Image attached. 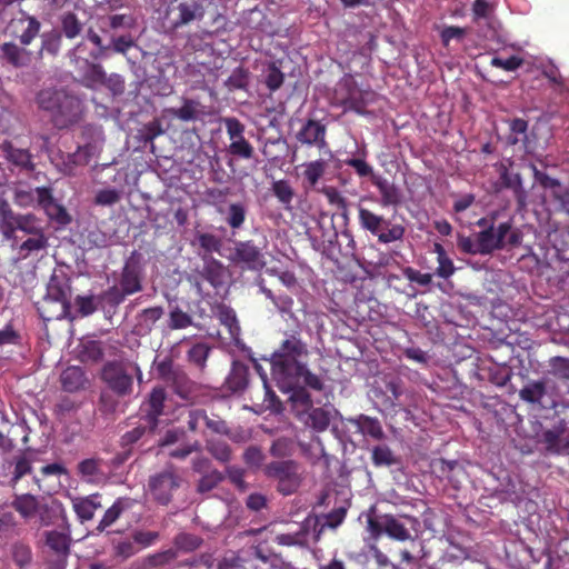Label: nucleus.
Returning <instances> with one entry per match:
<instances>
[{
    "mask_svg": "<svg viewBox=\"0 0 569 569\" xmlns=\"http://www.w3.org/2000/svg\"><path fill=\"white\" fill-rule=\"evenodd\" d=\"M20 24L27 23L22 32L17 36L19 43L13 40L0 44V60L3 64L13 69L28 68L33 60V52L28 49L34 39L40 34L41 22L37 17L24 13L18 20Z\"/></svg>",
    "mask_w": 569,
    "mask_h": 569,
    "instance_id": "f257e3e1",
    "label": "nucleus"
},
{
    "mask_svg": "<svg viewBox=\"0 0 569 569\" xmlns=\"http://www.w3.org/2000/svg\"><path fill=\"white\" fill-rule=\"evenodd\" d=\"M143 279L141 254L138 251H132L123 263L117 283L109 287L102 297L110 306H119L128 296L142 291Z\"/></svg>",
    "mask_w": 569,
    "mask_h": 569,
    "instance_id": "f03ea898",
    "label": "nucleus"
},
{
    "mask_svg": "<svg viewBox=\"0 0 569 569\" xmlns=\"http://www.w3.org/2000/svg\"><path fill=\"white\" fill-rule=\"evenodd\" d=\"M43 230L40 217L32 212H16L7 199L0 198V233L6 240H16L18 231L32 236Z\"/></svg>",
    "mask_w": 569,
    "mask_h": 569,
    "instance_id": "7ed1b4c3",
    "label": "nucleus"
},
{
    "mask_svg": "<svg viewBox=\"0 0 569 569\" xmlns=\"http://www.w3.org/2000/svg\"><path fill=\"white\" fill-rule=\"evenodd\" d=\"M263 473L268 479L276 482V489L282 496L297 492L303 480L299 462L291 459L267 463Z\"/></svg>",
    "mask_w": 569,
    "mask_h": 569,
    "instance_id": "20e7f679",
    "label": "nucleus"
},
{
    "mask_svg": "<svg viewBox=\"0 0 569 569\" xmlns=\"http://www.w3.org/2000/svg\"><path fill=\"white\" fill-rule=\"evenodd\" d=\"M360 227L377 237L379 243H391L403 239L406 229L402 224L391 223L382 214H378L362 206L358 207Z\"/></svg>",
    "mask_w": 569,
    "mask_h": 569,
    "instance_id": "39448f33",
    "label": "nucleus"
},
{
    "mask_svg": "<svg viewBox=\"0 0 569 569\" xmlns=\"http://www.w3.org/2000/svg\"><path fill=\"white\" fill-rule=\"evenodd\" d=\"M204 14L206 10L201 1L181 0L167 8L164 21L168 26V31L174 33L193 21H201Z\"/></svg>",
    "mask_w": 569,
    "mask_h": 569,
    "instance_id": "423d86ee",
    "label": "nucleus"
},
{
    "mask_svg": "<svg viewBox=\"0 0 569 569\" xmlns=\"http://www.w3.org/2000/svg\"><path fill=\"white\" fill-rule=\"evenodd\" d=\"M306 356H271V373L281 389H292L301 382V370L306 363L301 361Z\"/></svg>",
    "mask_w": 569,
    "mask_h": 569,
    "instance_id": "0eeeda50",
    "label": "nucleus"
},
{
    "mask_svg": "<svg viewBox=\"0 0 569 569\" xmlns=\"http://www.w3.org/2000/svg\"><path fill=\"white\" fill-rule=\"evenodd\" d=\"M181 477L173 467L150 476L148 480L149 492L152 498L160 505L167 506L171 502L173 493L180 488Z\"/></svg>",
    "mask_w": 569,
    "mask_h": 569,
    "instance_id": "6e6552de",
    "label": "nucleus"
},
{
    "mask_svg": "<svg viewBox=\"0 0 569 569\" xmlns=\"http://www.w3.org/2000/svg\"><path fill=\"white\" fill-rule=\"evenodd\" d=\"M83 112L84 107L80 98L66 91L50 119L56 128L66 129L80 122Z\"/></svg>",
    "mask_w": 569,
    "mask_h": 569,
    "instance_id": "1a4fd4ad",
    "label": "nucleus"
},
{
    "mask_svg": "<svg viewBox=\"0 0 569 569\" xmlns=\"http://www.w3.org/2000/svg\"><path fill=\"white\" fill-rule=\"evenodd\" d=\"M333 104L342 107L343 111H355L358 114L366 113L367 102L363 93L352 79H345L337 84Z\"/></svg>",
    "mask_w": 569,
    "mask_h": 569,
    "instance_id": "9d476101",
    "label": "nucleus"
},
{
    "mask_svg": "<svg viewBox=\"0 0 569 569\" xmlns=\"http://www.w3.org/2000/svg\"><path fill=\"white\" fill-rule=\"evenodd\" d=\"M264 248L266 244L258 246L253 240L237 241L231 260L243 269L260 271L266 267Z\"/></svg>",
    "mask_w": 569,
    "mask_h": 569,
    "instance_id": "9b49d317",
    "label": "nucleus"
},
{
    "mask_svg": "<svg viewBox=\"0 0 569 569\" xmlns=\"http://www.w3.org/2000/svg\"><path fill=\"white\" fill-rule=\"evenodd\" d=\"M101 379L119 397L132 393L133 378L121 362L109 361L101 371Z\"/></svg>",
    "mask_w": 569,
    "mask_h": 569,
    "instance_id": "f8f14e48",
    "label": "nucleus"
},
{
    "mask_svg": "<svg viewBox=\"0 0 569 569\" xmlns=\"http://www.w3.org/2000/svg\"><path fill=\"white\" fill-rule=\"evenodd\" d=\"M297 142L308 148H316L332 156L327 141V126L320 120L307 119L295 136Z\"/></svg>",
    "mask_w": 569,
    "mask_h": 569,
    "instance_id": "ddd939ff",
    "label": "nucleus"
},
{
    "mask_svg": "<svg viewBox=\"0 0 569 569\" xmlns=\"http://www.w3.org/2000/svg\"><path fill=\"white\" fill-rule=\"evenodd\" d=\"M37 206L41 208L48 219L58 227H66L71 222L67 209L58 203L50 187H37Z\"/></svg>",
    "mask_w": 569,
    "mask_h": 569,
    "instance_id": "4468645a",
    "label": "nucleus"
},
{
    "mask_svg": "<svg viewBox=\"0 0 569 569\" xmlns=\"http://www.w3.org/2000/svg\"><path fill=\"white\" fill-rule=\"evenodd\" d=\"M407 525H410L413 529L419 525L416 517L403 515L396 517L390 513L385 515V535L396 541L413 540L410 530Z\"/></svg>",
    "mask_w": 569,
    "mask_h": 569,
    "instance_id": "2eb2a0df",
    "label": "nucleus"
},
{
    "mask_svg": "<svg viewBox=\"0 0 569 569\" xmlns=\"http://www.w3.org/2000/svg\"><path fill=\"white\" fill-rule=\"evenodd\" d=\"M0 149L6 160L20 171L32 172L36 169L33 156L29 149L18 148L11 141L4 140L0 144Z\"/></svg>",
    "mask_w": 569,
    "mask_h": 569,
    "instance_id": "dca6fc26",
    "label": "nucleus"
},
{
    "mask_svg": "<svg viewBox=\"0 0 569 569\" xmlns=\"http://www.w3.org/2000/svg\"><path fill=\"white\" fill-rule=\"evenodd\" d=\"M166 399L167 392L162 387H154L149 393L144 420L150 432H153L159 425V418L163 415Z\"/></svg>",
    "mask_w": 569,
    "mask_h": 569,
    "instance_id": "f3484780",
    "label": "nucleus"
},
{
    "mask_svg": "<svg viewBox=\"0 0 569 569\" xmlns=\"http://www.w3.org/2000/svg\"><path fill=\"white\" fill-rule=\"evenodd\" d=\"M71 286L70 279L64 276L52 274L48 286L47 293L43 299L52 300L57 303H62L64 307L70 308Z\"/></svg>",
    "mask_w": 569,
    "mask_h": 569,
    "instance_id": "a211bd4d",
    "label": "nucleus"
},
{
    "mask_svg": "<svg viewBox=\"0 0 569 569\" xmlns=\"http://www.w3.org/2000/svg\"><path fill=\"white\" fill-rule=\"evenodd\" d=\"M139 502L129 497L118 498L113 505L108 508L97 526L99 532L104 531L108 527L112 526L121 516L132 510Z\"/></svg>",
    "mask_w": 569,
    "mask_h": 569,
    "instance_id": "6ab92c4d",
    "label": "nucleus"
},
{
    "mask_svg": "<svg viewBox=\"0 0 569 569\" xmlns=\"http://www.w3.org/2000/svg\"><path fill=\"white\" fill-rule=\"evenodd\" d=\"M373 186L380 193V204L383 208L398 207L402 202V192L395 182L389 181L382 177H375L372 180Z\"/></svg>",
    "mask_w": 569,
    "mask_h": 569,
    "instance_id": "aec40b11",
    "label": "nucleus"
},
{
    "mask_svg": "<svg viewBox=\"0 0 569 569\" xmlns=\"http://www.w3.org/2000/svg\"><path fill=\"white\" fill-rule=\"evenodd\" d=\"M563 433L565 429L560 426L542 432L541 442L549 453L569 455V438L563 437Z\"/></svg>",
    "mask_w": 569,
    "mask_h": 569,
    "instance_id": "412c9836",
    "label": "nucleus"
},
{
    "mask_svg": "<svg viewBox=\"0 0 569 569\" xmlns=\"http://www.w3.org/2000/svg\"><path fill=\"white\" fill-rule=\"evenodd\" d=\"M94 147L90 143L80 146L74 152L62 156V171L64 174L72 176L78 167L87 166L92 156Z\"/></svg>",
    "mask_w": 569,
    "mask_h": 569,
    "instance_id": "4be33fe9",
    "label": "nucleus"
},
{
    "mask_svg": "<svg viewBox=\"0 0 569 569\" xmlns=\"http://www.w3.org/2000/svg\"><path fill=\"white\" fill-rule=\"evenodd\" d=\"M272 355L284 356H308L307 343L302 341L300 330L295 329L290 332H284V339Z\"/></svg>",
    "mask_w": 569,
    "mask_h": 569,
    "instance_id": "5701e85b",
    "label": "nucleus"
},
{
    "mask_svg": "<svg viewBox=\"0 0 569 569\" xmlns=\"http://www.w3.org/2000/svg\"><path fill=\"white\" fill-rule=\"evenodd\" d=\"M348 422L352 425L358 432L363 436L371 437L375 440H382L386 436L382 426L377 418L359 415L355 418H349Z\"/></svg>",
    "mask_w": 569,
    "mask_h": 569,
    "instance_id": "b1692460",
    "label": "nucleus"
},
{
    "mask_svg": "<svg viewBox=\"0 0 569 569\" xmlns=\"http://www.w3.org/2000/svg\"><path fill=\"white\" fill-rule=\"evenodd\" d=\"M98 493L90 495L83 498H76L72 501L73 510L81 522L91 520L96 511L101 508Z\"/></svg>",
    "mask_w": 569,
    "mask_h": 569,
    "instance_id": "393cba45",
    "label": "nucleus"
},
{
    "mask_svg": "<svg viewBox=\"0 0 569 569\" xmlns=\"http://www.w3.org/2000/svg\"><path fill=\"white\" fill-rule=\"evenodd\" d=\"M249 382V367L238 360L232 362L231 371L226 379L228 388L232 392L243 391Z\"/></svg>",
    "mask_w": 569,
    "mask_h": 569,
    "instance_id": "a878e982",
    "label": "nucleus"
},
{
    "mask_svg": "<svg viewBox=\"0 0 569 569\" xmlns=\"http://www.w3.org/2000/svg\"><path fill=\"white\" fill-rule=\"evenodd\" d=\"M62 389L67 392H76L87 382L84 371L78 366H70L64 369L60 377Z\"/></svg>",
    "mask_w": 569,
    "mask_h": 569,
    "instance_id": "bb28decb",
    "label": "nucleus"
},
{
    "mask_svg": "<svg viewBox=\"0 0 569 569\" xmlns=\"http://www.w3.org/2000/svg\"><path fill=\"white\" fill-rule=\"evenodd\" d=\"M66 91L57 88L41 89L36 96V103L40 110L48 112L51 117Z\"/></svg>",
    "mask_w": 569,
    "mask_h": 569,
    "instance_id": "cd10ccee",
    "label": "nucleus"
},
{
    "mask_svg": "<svg viewBox=\"0 0 569 569\" xmlns=\"http://www.w3.org/2000/svg\"><path fill=\"white\" fill-rule=\"evenodd\" d=\"M224 273V267L219 260L212 257L203 258V268L200 274L213 288H219L223 284Z\"/></svg>",
    "mask_w": 569,
    "mask_h": 569,
    "instance_id": "c85d7f7f",
    "label": "nucleus"
},
{
    "mask_svg": "<svg viewBox=\"0 0 569 569\" xmlns=\"http://www.w3.org/2000/svg\"><path fill=\"white\" fill-rule=\"evenodd\" d=\"M37 311L43 321H52L63 319L68 316L70 308L52 300L42 299L36 305Z\"/></svg>",
    "mask_w": 569,
    "mask_h": 569,
    "instance_id": "c756f323",
    "label": "nucleus"
},
{
    "mask_svg": "<svg viewBox=\"0 0 569 569\" xmlns=\"http://www.w3.org/2000/svg\"><path fill=\"white\" fill-rule=\"evenodd\" d=\"M439 471L451 483L452 487L458 489L461 485L462 478L466 476V470L457 460L439 459L437 462Z\"/></svg>",
    "mask_w": 569,
    "mask_h": 569,
    "instance_id": "7c9ffc66",
    "label": "nucleus"
},
{
    "mask_svg": "<svg viewBox=\"0 0 569 569\" xmlns=\"http://www.w3.org/2000/svg\"><path fill=\"white\" fill-rule=\"evenodd\" d=\"M547 395V383L545 380H532L519 390V397L522 401L531 405H540Z\"/></svg>",
    "mask_w": 569,
    "mask_h": 569,
    "instance_id": "2f4dec72",
    "label": "nucleus"
},
{
    "mask_svg": "<svg viewBox=\"0 0 569 569\" xmlns=\"http://www.w3.org/2000/svg\"><path fill=\"white\" fill-rule=\"evenodd\" d=\"M328 163L323 159H317L303 164V181L309 188H315L325 176Z\"/></svg>",
    "mask_w": 569,
    "mask_h": 569,
    "instance_id": "473e14b6",
    "label": "nucleus"
},
{
    "mask_svg": "<svg viewBox=\"0 0 569 569\" xmlns=\"http://www.w3.org/2000/svg\"><path fill=\"white\" fill-rule=\"evenodd\" d=\"M60 28L61 30L59 32H61V36L72 40L81 34L83 23L74 12L68 11L60 16Z\"/></svg>",
    "mask_w": 569,
    "mask_h": 569,
    "instance_id": "72a5a7b5",
    "label": "nucleus"
},
{
    "mask_svg": "<svg viewBox=\"0 0 569 569\" xmlns=\"http://www.w3.org/2000/svg\"><path fill=\"white\" fill-rule=\"evenodd\" d=\"M260 291L273 303L281 315H289L290 317L293 316L295 301L292 297L287 293L276 295L271 289L264 286L260 287Z\"/></svg>",
    "mask_w": 569,
    "mask_h": 569,
    "instance_id": "f704fd0d",
    "label": "nucleus"
},
{
    "mask_svg": "<svg viewBox=\"0 0 569 569\" xmlns=\"http://www.w3.org/2000/svg\"><path fill=\"white\" fill-rule=\"evenodd\" d=\"M47 546L58 556H67L70 552L71 539L69 535L57 530L46 533Z\"/></svg>",
    "mask_w": 569,
    "mask_h": 569,
    "instance_id": "c9c22d12",
    "label": "nucleus"
},
{
    "mask_svg": "<svg viewBox=\"0 0 569 569\" xmlns=\"http://www.w3.org/2000/svg\"><path fill=\"white\" fill-rule=\"evenodd\" d=\"M173 392L184 400H191L194 396V383L181 370L169 382Z\"/></svg>",
    "mask_w": 569,
    "mask_h": 569,
    "instance_id": "e433bc0d",
    "label": "nucleus"
},
{
    "mask_svg": "<svg viewBox=\"0 0 569 569\" xmlns=\"http://www.w3.org/2000/svg\"><path fill=\"white\" fill-rule=\"evenodd\" d=\"M12 508L19 512L22 518L29 519L38 512L39 501L37 497L26 493L16 497L12 501Z\"/></svg>",
    "mask_w": 569,
    "mask_h": 569,
    "instance_id": "4c0bfd02",
    "label": "nucleus"
},
{
    "mask_svg": "<svg viewBox=\"0 0 569 569\" xmlns=\"http://www.w3.org/2000/svg\"><path fill=\"white\" fill-rule=\"evenodd\" d=\"M305 423L313 430L322 432L327 430L330 425V412L323 408L310 407Z\"/></svg>",
    "mask_w": 569,
    "mask_h": 569,
    "instance_id": "58836bf2",
    "label": "nucleus"
},
{
    "mask_svg": "<svg viewBox=\"0 0 569 569\" xmlns=\"http://www.w3.org/2000/svg\"><path fill=\"white\" fill-rule=\"evenodd\" d=\"M164 310L162 307H150L141 310L138 315V328L144 333H149L156 322L162 318Z\"/></svg>",
    "mask_w": 569,
    "mask_h": 569,
    "instance_id": "ea45409f",
    "label": "nucleus"
},
{
    "mask_svg": "<svg viewBox=\"0 0 569 569\" xmlns=\"http://www.w3.org/2000/svg\"><path fill=\"white\" fill-rule=\"evenodd\" d=\"M371 461L377 468L391 467L398 463V459L387 445H377L371 449Z\"/></svg>",
    "mask_w": 569,
    "mask_h": 569,
    "instance_id": "a19ab883",
    "label": "nucleus"
},
{
    "mask_svg": "<svg viewBox=\"0 0 569 569\" xmlns=\"http://www.w3.org/2000/svg\"><path fill=\"white\" fill-rule=\"evenodd\" d=\"M13 202L20 208L38 207L36 188L19 183L13 189Z\"/></svg>",
    "mask_w": 569,
    "mask_h": 569,
    "instance_id": "79ce46f5",
    "label": "nucleus"
},
{
    "mask_svg": "<svg viewBox=\"0 0 569 569\" xmlns=\"http://www.w3.org/2000/svg\"><path fill=\"white\" fill-rule=\"evenodd\" d=\"M536 177L539 180V183L543 188L551 189L553 191L555 198L560 200L562 203H566L568 201L569 190L562 188L561 182L558 179L552 178V177L548 176L547 173H541L537 170H536Z\"/></svg>",
    "mask_w": 569,
    "mask_h": 569,
    "instance_id": "37998d69",
    "label": "nucleus"
},
{
    "mask_svg": "<svg viewBox=\"0 0 569 569\" xmlns=\"http://www.w3.org/2000/svg\"><path fill=\"white\" fill-rule=\"evenodd\" d=\"M40 37H41L40 53L46 52L53 57L57 56L61 49V42H62L61 32H59L56 29H52L50 31L42 33Z\"/></svg>",
    "mask_w": 569,
    "mask_h": 569,
    "instance_id": "c03bdc74",
    "label": "nucleus"
},
{
    "mask_svg": "<svg viewBox=\"0 0 569 569\" xmlns=\"http://www.w3.org/2000/svg\"><path fill=\"white\" fill-rule=\"evenodd\" d=\"M200 103L192 99H186L180 108L170 109V113L181 121H194L199 118Z\"/></svg>",
    "mask_w": 569,
    "mask_h": 569,
    "instance_id": "a18cd8bd",
    "label": "nucleus"
},
{
    "mask_svg": "<svg viewBox=\"0 0 569 569\" xmlns=\"http://www.w3.org/2000/svg\"><path fill=\"white\" fill-rule=\"evenodd\" d=\"M550 237L558 258L569 260V227L556 230Z\"/></svg>",
    "mask_w": 569,
    "mask_h": 569,
    "instance_id": "49530a36",
    "label": "nucleus"
},
{
    "mask_svg": "<svg viewBox=\"0 0 569 569\" xmlns=\"http://www.w3.org/2000/svg\"><path fill=\"white\" fill-rule=\"evenodd\" d=\"M247 217V208L241 202H233L228 207L226 222L232 230L240 229Z\"/></svg>",
    "mask_w": 569,
    "mask_h": 569,
    "instance_id": "de8ad7c7",
    "label": "nucleus"
},
{
    "mask_svg": "<svg viewBox=\"0 0 569 569\" xmlns=\"http://www.w3.org/2000/svg\"><path fill=\"white\" fill-rule=\"evenodd\" d=\"M106 77L107 73L101 64L89 63L82 82L86 88L94 89L97 86H103Z\"/></svg>",
    "mask_w": 569,
    "mask_h": 569,
    "instance_id": "09e8293b",
    "label": "nucleus"
},
{
    "mask_svg": "<svg viewBox=\"0 0 569 569\" xmlns=\"http://www.w3.org/2000/svg\"><path fill=\"white\" fill-rule=\"evenodd\" d=\"M11 557L19 569L27 568L32 561V551L29 545L23 542H14L11 546Z\"/></svg>",
    "mask_w": 569,
    "mask_h": 569,
    "instance_id": "8fccbe9b",
    "label": "nucleus"
},
{
    "mask_svg": "<svg viewBox=\"0 0 569 569\" xmlns=\"http://www.w3.org/2000/svg\"><path fill=\"white\" fill-rule=\"evenodd\" d=\"M271 190L279 202H281L286 208L290 207L295 197V190L288 180L281 179L273 181Z\"/></svg>",
    "mask_w": 569,
    "mask_h": 569,
    "instance_id": "3c124183",
    "label": "nucleus"
},
{
    "mask_svg": "<svg viewBox=\"0 0 569 569\" xmlns=\"http://www.w3.org/2000/svg\"><path fill=\"white\" fill-rule=\"evenodd\" d=\"M206 448L208 452L219 462L227 463L231 460V448L222 440H209Z\"/></svg>",
    "mask_w": 569,
    "mask_h": 569,
    "instance_id": "603ef678",
    "label": "nucleus"
},
{
    "mask_svg": "<svg viewBox=\"0 0 569 569\" xmlns=\"http://www.w3.org/2000/svg\"><path fill=\"white\" fill-rule=\"evenodd\" d=\"M174 546L184 552H192L201 547L203 539L194 533L181 532L174 538Z\"/></svg>",
    "mask_w": 569,
    "mask_h": 569,
    "instance_id": "864d4df0",
    "label": "nucleus"
},
{
    "mask_svg": "<svg viewBox=\"0 0 569 569\" xmlns=\"http://www.w3.org/2000/svg\"><path fill=\"white\" fill-rule=\"evenodd\" d=\"M82 361L98 362L102 360L104 351L102 343L97 340H88L81 345L80 351Z\"/></svg>",
    "mask_w": 569,
    "mask_h": 569,
    "instance_id": "5fc2aeb1",
    "label": "nucleus"
},
{
    "mask_svg": "<svg viewBox=\"0 0 569 569\" xmlns=\"http://www.w3.org/2000/svg\"><path fill=\"white\" fill-rule=\"evenodd\" d=\"M192 325V317L188 312L183 311L181 308L174 307L170 310L168 327L171 330L186 329Z\"/></svg>",
    "mask_w": 569,
    "mask_h": 569,
    "instance_id": "6e6d98bb",
    "label": "nucleus"
},
{
    "mask_svg": "<svg viewBox=\"0 0 569 569\" xmlns=\"http://www.w3.org/2000/svg\"><path fill=\"white\" fill-rule=\"evenodd\" d=\"M510 131L513 137H510V143L516 144L522 142L525 148L528 149V121L522 118H516L510 121Z\"/></svg>",
    "mask_w": 569,
    "mask_h": 569,
    "instance_id": "4d7b16f0",
    "label": "nucleus"
},
{
    "mask_svg": "<svg viewBox=\"0 0 569 569\" xmlns=\"http://www.w3.org/2000/svg\"><path fill=\"white\" fill-rule=\"evenodd\" d=\"M222 122L224 124L228 138L230 143L239 142L244 140V124L234 117L223 118Z\"/></svg>",
    "mask_w": 569,
    "mask_h": 569,
    "instance_id": "13d9d810",
    "label": "nucleus"
},
{
    "mask_svg": "<svg viewBox=\"0 0 569 569\" xmlns=\"http://www.w3.org/2000/svg\"><path fill=\"white\" fill-rule=\"evenodd\" d=\"M476 238L480 244L483 254H490L497 249V242L495 237V226L490 224L487 229L479 231Z\"/></svg>",
    "mask_w": 569,
    "mask_h": 569,
    "instance_id": "bf43d9fd",
    "label": "nucleus"
},
{
    "mask_svg": "<svg viewBox=\"0 0 569 569\" xmlns=\"http://www.w3.org/2000/svg\"><path fill=\"white\" fill-rule=\"evenodd\" d=\"M549 372L559 380L569 381V358L556 356L549 359Z\"/></svg>",
    "mask_w": 569,
    "mask_h": 569,
    "instance_id": "052dcab7",
    "label": "nucleus"
},
{
    "mask_svg": "<svg viewBox=\"0 0 569 569\" xmlns=\"http://www.w3.org/2000/svg\"><path fill=\"white\" fill-rule=\"evenodd\" d=\"M47 247H48V237L46 236L44 230H43L40 233H34V234L30 236L27 240H24L20 244L19 249L21 252L24 251L27 253H30V252L43 250Z\"/></svg>",
    "mask_w": 569,
    "mask_h": 569,
    "instance_id": "680f3d73",
    "label": "nucleus"
},
{
    "mask_svg": "<svg viewBox=\"0 0 569 569\" xmlns=\"http://www.w3.org/2000/svg\"><path fill=\"white\" fill-rule=\"evenodd\" d=\"M164 130L162 128V122L160 119L154 118L150 122L146 123L141 129V140L144 143H151V148L153 149V140L163 134Z\"/></svg>",
    "mask_w": 569,
    "mask_h": 569,
    "instance_id": "e2e57ef3",
    "label": "nucleus"
},
{
    "mask_svg": "<svg viewBox=\"0 0 569 569\" xmlns=\"http://www.w3.org/2000/svg\"><path fill=\"white\" fill-rule=\"evenodd\" d=\"M317 443L299 442V448L303 457H306L312 465L317 463L321 457L326 456L325 448L320 439L316 438Z\"/></svg>",
    "mask_w": 569,
    "mask_h": 569,
    "instance_id": "0e129e2a",
    "label": "nucleus"
},
{
    "mask_svg": "<svg viewBox=\"0 0 569 569\" xmlns=\"http://www.w3.org/2000/svg\"><path fill=\"white\" fill-rule=\"evenodd\" d=\"M210 348L203 342L193 345L188 351V359L199 368H204Z\"/></svg>",
    "mask_w": 569,
    "mask_h": 569,
    "instance_id": "69168bd1",
    "label": "nucleus"
},
{
    "mask_svg": "<svg viewBox=\"0 0 569 569\" xmlns=\"http://www.w3.org/2000/svg\"><path fill=\"white\" fill-rule=\"evenodd\" d=\"M227 151L229 154L244 160L251 159L254 154V148L247 139L229 143Z\"/></svg>",
    "mask_w": 569,
    "mask_h": 569,
    "instance_id": "338daca9",
    "label": "nucleus"
},
{
    "mask_svg": "<svg viewBox=\"0 0 569 569\" xmlns=\"http://www.w3.org/2000/svg\"><path fill=\"white\" fill-rule=\"evenodd\" d=\"M489 381L498 387H505L512 377V370L508 366H495L489 369Z\"/></svg>",
    "mask_w": 569,
    "mask_h": 569,
    "instance_id": "774afa93",
    "label": "nucleus"
}]
</instances>
